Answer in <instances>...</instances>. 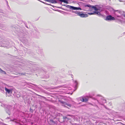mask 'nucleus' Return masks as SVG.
<instances>
[{
  "mask_svg": "<svg viewBox=\"0 0 125 125\" xmlns=\"http://www.w3.org/2000/svg\"><path fill=\"white\" fill-rule=\"evenodd\" d=\"M4 87L5 90L6 91V94L8 96H10L12 94V89L10 88V86L8 85L5 84H4L3 85Z\"/></svg>",
  "mask_w": 125,
  "mask_h": 125,
  "instance_id": "f257e3e1",
  "label": "nucleus"
},
{
  "mask_svg": "<svg viewBox=\"0 0 125 125\" xmlns=\"http://www.w3.org/2000/svg\"><path fill=\"white\" fill-rule=\"evenodd\" d=\"M89 98L88 96H83L80 97L78 99V101L82 102H87L88 101Z\"/></svg>",
  "mask_w": 125,
  "mask_h": 125,
  "instance_id": "f03ea898",
  "label": "nucleus"
},
{
  "mask_svg": "<svg viewBox=\"0 0 125 125\" xmlns=\"http://www.w3.org/2000/svg\"><path fill=\"white\" fill-rule=\"evenodd\" d=\"M116 12H115V16L117 17L121 18V16L120 15H121V12L118 10H115Z\"/></svg>",
  "mask_w": 125,
  "mask_h": 125,
  "instance_id": "7ed1b4c3",
  "label": "nucleus"
},
{
  "mask_svg": "<svg viewBox=\"0 0 125 125\" xmlns=\"http://www.w3.org/2000/svg\"><path fill=\"white\" fill-rule=\"evenodd\" d=\"M115 20V18L114 17H112L111 15H109L107 16L105 19L106 20Z\"/></svg>",
  "mask_w": 125,
  "mask_h": 125,
  "instance_id": "20e7f679",
  "label": "nucleus"
},
{
  "mask_svg": "<svg viewBox=\"0 0 125 125\" xmlns=\"http://www.w3.org/2000/svg\"><path fill=\"white\" fill-rule=\"evenodd\" d=\"M70 9H72V10H81L82 9L81 8L79 7H74L73 6H71Z\"/></svg>",
  "mask_w": 125,
  "mask_h": 125,
  "instance_id": "39448f33",
  "label": "nucleus"
},
{
  "mask_svg": "<svg viewBox=\"0 0 125 125\" xmlns=\"http://www.w3.org/2000/svg\"><path fill=\"white\" fill-rule=\"evenodd\" d=\"M79 16L81 17H86L88 16V15L87 14H83L81 13L80 14Z\"/></svg>",
  "mask_w": 125,
  "mask_h": 125,
  "instance_id": "423d86ee",
  "label": "nucleus"
},
{
  "mask_svg": "<svg viewBox=\"0 0 125 125\" xmlns=\"http://www.w3.org/2000/svg\"><path fill=\"white\" fill-rule=\"evenodd\" d=\"M65 102H61V103L62 104H63V105L64 104V106L65 107H66V105H67L68 106H69L70 107H71V105L70 104H68L67 103H65Z\"/></svg>",
  "mask_w": 125,
  "mask_h": 125,
  "instance_id": "0eeeda50",
  "label": "nucleus"
},
{
  "mask_svg": "<svg viewBox=\"0 0 125 125\" xmlns=\"http://www.w3.org/2000/svg\"><path fill=\"white\" fill-rule=\"evenodd\" d=\"M73 13H74L78 15L79 16H80V14L81 12L80 11H72Z\"/></svg>",
  "mask_w": 125,
  "mask_h": 125,
  "instance_id": "6e6552de",
  "label": "nucleus"
},
{
  "mask_svg": "<svg viewBox=\"0 0 125 125\" xmlns=\"http://www.w3.org/2000/svg\"><path fill=\"white\" fill-rule=\"evenodd\" d=\"M0 73L2 74H6V73L5 71H3L0 68Z\"/></svg>",
  "mask_w": 125,
  "mask_h": 125,
  "instance_id": "1a4fd4ad",
  "label": "nucleus"
},
{
  "mask_svg": "<svg viewBox=\"0 0 125 125\" xmlns=\"http://www.w3.org/2000/svg\"><path fill=\"white\" fill-rule=\"evenodd\" d=\"M94 14H96L98 15H101L100 12L97 11H94Z\"/></svg>",
  "mask_w": 125,
  "mask_h": 125,
  "instance_id": "9d476101",
  "label": "nucleus"
},
{
  "mask_svg": "<svg viewBox=\"0 0 125 125\" xmlns=\"http://www.w3.org/2000/svg\"><path fill=\"white\" fill-rule=\"evenodd\" d=\"M92 7L94 9V10H98V9L96 7H95L94 6H93Z\"/></svg>",
  "mask_w": 125,
  "mask_h": 125,
  "instance_id": "9b49d317",
  "label": "nucleus"
},
{
  "mask_svg": "<svg viewBox=\"0 0 125 125\" xmlns=\"http://www.w3.org/2000/svg\"><path fill=\"white\" fill-rule=\"evenodd\" d=\"M7 108L9 110H10L11 109V106L10 105H8L7 106Z\"/></svg>",
  "mask_w": 125,
  "mask_h": 125,
  "instance_id": "f8f14e48",
  "label": "nucleus"
},
{
  "mask_svg": "<svg viewBox=\"0 0 125 125\" xmlns=\"http://www.w3.org/2000/svg\"><path fill=\"white\" fill-rule=\"evenodd\" d=\"M88 7L89 8H90L91 7H92L91 6V5H85V7Z\"/></svg>",
  "mask_w": 125,
  "mask_h": 125,
  "instance_id": "ddd939ff",
  "label": "nucleus"
},
{
  "mask_svg": "<svg viewBox=\"0 0 125 125\" xmlns=\"http://www.w3.org/2000/svg\"><path fill=\"white\" fill-rule=\"evenodd\" d=\"M75 87L76 88H77V83L76 81H75Z\"/></svg>",
  "mask_w": 125,
  "mask_h": 125,
  "instance_id": "4468645a",
  "label": "nucleus"
},
{
  "mask_svg": "<svg viewBox=\"0 0 125 125\" xmlns=\"http://www.w3.org/2000/svg\"><path fill=\"white\" fill-rule=\"evenodd\" d=\"M63 118L64 119H67V121H68V118L66 116H63Z\"/></svg>",
  "mask_w": 125,
  "mask_h": 125,
  "instance_id": "2eb2a0df",
  "label": "nucleus"
},
{
  "mask_svg": "<svg viewBox=\"0 0 125 125\" xmlns=\"http://www.w3.org/2000/svg\"><path fill=\"white\" fill-rule=\"evenodd\" d=\"M101 97V98H100V99H101L102 100V101H106V100L105 99H104L103 97Z\"/></svg>",
  "mask_w": 125,
  "mask_h": 125,
  "instance_id": "dca6fc26",
  "label": "nucleus"
},
{
  "mask_svg": "<svg viewBox=\"0 0 125 125\" xmlns=\"http://www.w3.org/2000/svg\"><path fill=\"white\" fill-rule=\"evenodd\" d=\"M66 7L70 9V7L71 6H70L68 5H66Z\"/></svg>",
  "mask_w": 125,
  "mask_h": 125,
  "instance_id": "f3484780",
  "label": "nucleus"
},
{
  "mask_svg": "<svg viewBox=\"0 0 125 125\" xmlns=\"http://www.w3.org/2000/svg\"><path fill=\"white\" fill-rule=\"evenodd\" d=\"M50 122H51L53 124L55 123V122L52 120H50Z\"/></svg>",
  "mask_w": 125,
  "mask_h": 125,
  "instance_id": "a211bd4d",
  "label": "nucleus"
},
{
  "mask_svg": "<svg viewBox=\"0 0 125 125\" xmlns=\"http://www.w3.org/2000/svg\"><path fill=\"white\" fill-rule=\"evenodd\" d=\"M88 14L90 15H91L94 14V12L93 13H91V12H89V13H88Z\"/></svg>",
  "mask_w": 125,
  "mask_h": 125,
  "instance_id": "6ab92c4d",
  "label": "nucleus"
},
{
  "mask_svg": "<svg viewBox=\"0 0 125 125\" xmlns=\"http://www.w3.org/2000/svg\"><path fill=\"white\" fill-rule=\"evenodd\" d=\"M30 111L31 112L33 111L32 110V109H31V108L30 109Z\"/></svg>",
  "mask_w": 125,
  "mask_h": 125,
  "instance_id": "aec40b11",
  "label": "nucleus"
},
{
  "mask_svg": "<svg viewBox=\"0 0 125 125\" xmlns=\"http://www.w3.org/2000/svg\"><path fill=\"white\" fill-rule=\"evenodd\" d=\"M21 74L25 75V73H21Z\"/></svg>",
  "mask_w": 125,
  "mask_h": 125,
  "instance_id": "412c9836",
  "label": "nucleus"
},
{
  "mask_svg": "<svg viewBox=\"0 0 125 125\" xmlns=\"http://www.w3.org/2000/svg\"><path fill=\"white\" fill-rule=\"evenodd\" d=\"M17 96L18 97H20V95H17Z\"/></svg>",
  "mask_w": 125,
  "mask_h": 125,
  "instance_id": "4be33fe9",
  "label": "nucleus"
},
{
  "mask_svg": "<svg viewBox=\"0 0 125 125\" xmlns=\"http://www.w3.org/2000/svg\"><path fill=\"white\" fill-rule=\"evenodd\" d=\"M8 113L9 115H10V113Z\"/></svg>",
  "mask_w": 125,
  "mask_h": 125,
  "instance_id": "5701e85b",
  "label": "nucleus"
},
{
  "mask_svg": "<svg viewBox=\"0 0 125 125\" xmlns=\"http://www.w3.org/2000/svg\"><path fill=\"white\" fill-rule=\"evenodd\" d=\"M41 2H42V3H44V2H42V1H40Z\"/></svg>",
  "mask_w": 125,
  "mask_h": 125,
  "instance_id": "b1692460",
  "label": "nucleus"
},
{
  "mask_svg": "<svg viewBox=\"0 0 125 125\" xmlns=\"http://www.w3.org/2000/svg\"><path fill=\"white\" fill-rule=\"evenodd\" d=\"M105 108L106 109H107L106 107H105Z\"/></svg>",
  "mask_w": 125,
  "mask_h": 125,
  "instance_id": "393cba45",
  "label": "nucleus"
},
{
  "mask_svg": "<svg viewBox=\"0 0 125 125\" xmlns=\"http://www.w3.org/2000/svg\"><path fill=\"white\" fill-rule=\"evenodd\" d=\"M86 10V11H88V10Z\"/></svg>",
  "mask_w": 125,
  "mask_h": 125,
  "instance_id": "a878e982",
  "label": "nucleus"
},
{
  "mask_svg": "<svg viewBox=\"0 0 125 125\" xmlns=\"http://www.w3.org/2000/svg\"><path fill=\"white\" fill-rule=\"evenodd\" d=\"M97 96H100L99 95H98Z\"/></svg>",
  "mask_w": 125,
  "mask_h": 125,
  "instance_id": "bb28decb",
  "label": "nucleus"
},
{
  "mask_svg": "<svg viewBox=\"0 0 125 125\" xmlns=\"http://www.w3.org/2000/svg\"><path fill=\"white\" fill-rule=\"evenodd\" d=\"M34 85H35V84H34Z\"/></svg>",
  "mask_w": 125,
  "mask_h": 125,
  "instance_id": "cd10ccee",
  "label": "nucleus"
},
{
  "mask_svg": "<svg viewBox=\"0 0 125 125\" xmlns=\"http://www.w3.org/2000/svg\"><path fill=\"white\" fill-rule=\"evenodd\" d=\"M7 118H9V117H8Z\"/></svg>",
  "mask_w": 125,
  "mask_h": 125,
  "instance_id": "c85d7f7f",
  "label": "nucleus"
}]
</instances>
